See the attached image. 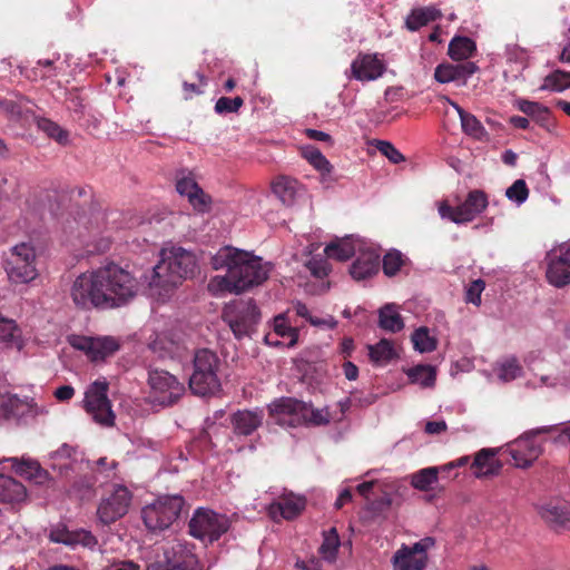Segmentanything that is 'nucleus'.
<instances>
[{"instance_id": "2f4dec72", "label": "nucleus", "mask_w": 570, "mask_h": 570, "mask_svg": "<svg viewBox=\"0 0 570 570\" xmlns=\"http://www.w3.org/2000/svg\"><path fill=\"white\" fill-rule=\"evenodd\" d=\"M379 326L391 333H396L403 330V318L393 304H386L380 308Z\"/></svg>"}, {"instance_id": "a211bd4d", "label": "nucleus", "mask_w": 570, "mask_h": 570, "mask_svg": "<svg viewBox=\"0 0 570 570\" xmlns=\"http://www.w3.org/2000/svg\"><path fill=\"white\" fill-rule=\"evenodd\" d=\"M352 77L360 81H371L380 78L385 71L384 62L377 55L358 53L351 63Z\"/></svg>"}, {"instance_id": "f704fd0d", "label": "nucleus", "mask_w": 570, "mask_h": 570, "mask_svg": "<svg viewBox=\"0 0 570 570\" xmlns=\"http://www.w3.org/2000/svg\"><path fill=\"white\" fill-rule=\"evenodd\" d=\"M324 252L328 258L344 262L355 254V246L350 238H343L328 244Z\"/></svg>"}, {"instance_id": "bf43d9fd", "label": "nucleus", "mask_w": 570, "mask_h": 570, "mask_svg": "<svg viewBox=\"0 0 570 570\" xmlns=\"http://www.w3.org/2000/svg\"><path fill=\"white\" fill-rule=\"evenodd\" d=\"M376 147L393 164L404 160V156L389 141L380 140Z\"/></svg>"}, {"instance_id": "a19ab883", "label": "nucleus", "mask_w": 570, "mask_h": 570, "mask_svg": "<svg viewBox=\"0 0 570 570\" xmlns=\"http://www.w3.org/2000/svg\"><path fill=\"white\" fill-rule=\"evenodd\" d=\"M340 548V537L335 528L324 532V540L320 547V553L328 561H334Z\"/></svg>"}, {"instance_id": "393cba45", "label": "nucleus", "mask_w": 570, "mask_h": 570, "mask_svg": "<svg viewBox=\"0 0 570 570\" xmlns=\"http://www.w3.org/2000/svg\"><path fill=\"white\" fill-rule=\"evenodd\" d=\"M27 497L26 487L11 476L0 474V502L19 503Z\"/></svg>"}, {"instance_id": "4468645a", "label": "nucleus", "mask_w": 570, "mask_h": 570, "mask_svg": "<svg viewBox=\"0 0 570 570\" xmlns=\"http://www.w3.org/2000/svg\"><path fill=\"white\" fill-rule=\"evenodd\" d=\"M534 431L535 429L523 433L508 445L505 453H509L514 466L527 469L541 455L542 445L534 440L540 433Z\"/></svg>"}, {"instance_id": "680f3d73", "label": "nucleus", "mask_w": 570, "mask_h": 570, "mask_svg": "<svg viewBox=\"0 0 570 570\" xmlns=\"http://www.w3.org/2000/svg\"><path fill=\"white\" fill-rule=\"evenodd\" d=\"M306 267L311 272V274L317 278H324L330 273V266L328 263L323 258H315L308 261L306 264Z\"/></svg>"}, {"instance_id": "f8f14e48", "label": "nucleus", "mask_w": 570, "mask_h": 570, "mask_svg": "<svg viewBox=\"0 0 570 570\" xmlns=\"http://www.w3.org/2000/svg\"><path fill=\"white\" fill-rule=\"evenodd\" d=\"M228 528V519L212 510L198 509L189 521L190 534L209 542L218 540Z\"/></svg>"}, {"instance_id": "e2e57ef3", "label": "nucleus", "mask_w": 570, "mask_h": 570, "mask_svg": "<svg viewBox=\"0 0 570 570\" xmlns=\"http://www.w3.org/2000/svg\"><path fill=\"white\" fill-rule=\"evenodd\" d=\"M59 58H60L59 55H57L52 59H39L38 60V65L40 67H42V69L45 70V72H41L42 77L52 79L58 76V67L56 66V61L59 60Z\"/></svg>"}, {"instance_id": "c756f323", "label": "nucleus", "mask_w": 570, "mask_h": 570, "mask_svg": "<svg viewBox=\"0 0 570 570\" xmlns=\"http://www.w3.org/2000/svg\"><path fill=\"white\" fill-rule=\"evenodd\" d=\"M518 108L520 111L525 114L528 117H530L532 120H534L538 125L541 127L548 128L551 120V112L549 108L546 106L535 102L530 101L525 99H521L517 102Z\"/></svg>"}, {"instance_id": "8fccbe9b", "label": "nucleus", "mask_w": 570, "mask_h": 570, "mask_svg": "<svg viewBox=\"0 0 570 570\" xmlns=\"http://www.w3.org/2000/svg\"><path fill=\"white\" fill-rule=\"evenodd\" d=\"M505 196L515 202L523 204L529 197V188L523 179H517L507 190Z\"/></svg>"}, {"instance_id": "b1692460", "label": "nucleus", "mask_w": 570, "mask_h": 570, "mask_svg": "<svg viewBox=\"0 0 570 570\" xmlns=\"http://www.w3.org/2000/svg\"><path fill=\"white\" fill-rule=\"evenodd\" d=\"M459 114L461 127L464 134L473 137L474 139L482 140L487 136V130L481 121L472 114L465 111L455 101L444 98Z\"/></svg>"}, {"instance_id": "4c0bfd02", "label": "nucleus", "mask_w": 570, "mask_h": 570, "mask_svg": "<svg viewBox=\"0 0 570 570\" xmlns=\"http://www.w3.org/2000/svg\"><path fill=\"white\" fill-rule=\"evenodd\" d=\"M36 124L39 130L45 132L49 138L56 140L61 145H66L69 139V132L61 128L57 122L45 118H36Z\"/></svg>"}, {"instance_id": "7c9ffc66", "label": "nucleus", "mask_w": 570, "mask_h": 570, "mask_svg": "<svg viewBox=\"0 0 570 570\" xmlns=\"http://www.w3.org/2000/svg\"><path fill=\"white\" fill-rule=\"evenodd\" d=\"M475 51V42L469 37L461 36L454 37L450 41L448 49L449 56L455 61L466 60L471 58Z\"/></svg>"}, {"instance_id": "f03ea898", "label": "nucleus", "mask_w": 570, "mask_h": 570, "mask_svg": "<svg viewBox=\"0 0 570 570\" xmlns=\"http://www.w3.org/2000/svg\"><path fill=\"white\" fill-rule=\"evenodd\" d=\"M214 268L226 267L224 276H215L208 284L213 293H242L264 283L269 275V266L262 258L236 248L227 247L214 258Z\"/></svg>"}, {"instance_id": "69168bd1", "label": "nucleus", "mask_w": 570, "mask_h": 570, "mask_svg": "<svg viewBox=\"0 0 570 570\" xmlns=\"http://www.w3.org/2000/svg\"><path fill=\"white\" fill-rule=\"evenodd\" d=\"M92 338L94 337L83 335H71L69 336L68 341L73 348L87 353V351L90 350V346L92 345Z\"/></svg>"}, {"instance_id": "3c124183", "label": "nucleus", "mask_w": 570, "mask_h": 570, "mask_svg": "<svg viewBox=\"0 0 570 570\" xmlns=\"http://www.w3.org/2000/svg\"><path fill=\"white\" fill-rule=\"evenodd\" d=\"M521 373L522 367L520 366L517 358L512 357L501 364L499 370V377L504 382H510L519 377Z\"/></svg>"}, {"instance_id": "aec40b11", "label": "nucleus", "mask_w": 570, "mask_h": 570, "mask_svg": "<svg viewBox=\"0 0 570 570\" xmlns=\"http://www.w3.org/2000/svg\"><path fill=\"white\" fill-rule=\"evenodd\" d=\"M488 197L483 190H471L465 200L459 205L456 224H464L473 220L488 206Z\"/></svg>"}, {"instance_id": "de8ad7c7", "label": "nucleus", "mask_w": 570, "mask_h": 570, "mask_svg": "<svg viewBox=\"0 0 570 570\" xmlns=\"http://www.w3.org/2000/svg\"><path fill=\"white\" fill-rule=\"evenodd\" d=\"M403 264H404V258H403V255L401 254V252L395 250V249L391 250V252L386 253L382 259L383 273L386 276L392 277L400 272Z\"/></svg>"}, {"instance_id": "864d4df0", "label": "nucleus", "mask_w": 570, "mask_h": 570, "mask_svg": "<svg viewBox=\"0 0 570 570\" xmlns=\"http://www.w3.org/2000/svg\"><path fill=\"white\" fill-rule=\"evenodd\" d=\"M434 78L441 83L459 81L456 66L451 63H441L435 68Z\"/></svg>"}, {"instance_id": "c9c22d12", "label": "nucleus", "mask_w": 570, "mask_h": 570, "mask_svg": "<svg viewBox=\"0 0 570 570\" xmlns=\"http://www.w3.org/2000/svg\"><path fill=\"white\" fill-rule=\"evenodd\" d=\"M439 471L440 469L436 466L421 469L411 475V485L420 491L431 490L432 485L438 482Z\"/></svg>"}, {"instance_id": "6ab92c4d", "label": "nucleus", "mask_w": 570, "mask_h": 570, "mask_svg": "<svg viewBox=\"0 0 570 570\" xmlns=\"http://www.w3.org/2000/svg\"><path fill=\"white\" fill-rule=\"evenodd\" d=\"M541 518L554 530L570 529V502L552 499L539 508Z\"/></svg>"}, {"instance_id": "1a4fd4ad", "label": "nucleus", "mask_w": 570, "mask_h": 570, "mask_svg": "<svg viewBox=\"0 0 570 570\" xmlns=\"http://www.w3.org/2000/svg\"><path fill=\"white\" fill-rule=\"evenodd\" d=\"M193 546L173 540L163 547V557L149 563L146 570H200Z\"/></svg>"}, {"instance_id": "603ef678", "label": "nucleus", "mask_w": 570, "mask_h": 570, "mask_svg": "<svg viewBox=\"0 0 570 570\" xmlns=\"http://www.w3.org/2000/svg\"><path fill=\"white\" fill-rule=\"evenodd\" d=\"M150 348L153 352L158 353L160 357H171L178 347L175 342L167 337L157 336V338L150 344Z\"/></svg>"}, {"instance_id": "473e14b6", "label": "nucleus", "mask_w": 570, "mask_h": 570, "mask_svg": "<svg viewBox=\"0 0 570 570\" xmlns=\"http://www.w3.org/2000/svg\"><path fill=\"white\" fill-rule=\"evenodd\" d=\"M370 360L375 364H386L397 356L393 343L382 338L375 345H368Z\"/></svg>"}, {"instance_id": "f257e3e1", "label": "nucleus", "mask_w": 570, "mask_h": 570, "mask_svg": "<svg viewBox=\"0 0 570 570\" xmlns=\"http://www.w3.org/2000/svg\"><path fill=\"white\" fill-rule=\"evenodd\" d=\"M139 291L138 279L128 269L108 263L80 274L71 286V298L82 309L119 308L130 303Z\"/></svg>"}, {"instance_id": "6e6552de", "label": "nucleus", "mask_w": 570, "mask_h": 570, "mask_svg": "<svg viewBox=\"0 0 570 570\" xmlns=\"http://www.w3.org/2000/svg\"><path fill=\"white\" fill-rule=\"evenodd\" d=\"M36 259V247L31 240L11 247L4 263L9 278L20 284L33 281L38 275Z\"/></svg>"}, {"instance_id": "bb28decb", "label": "nucleus", "mask_w": 570, "mask_h": 570, "mask_svg": "<svg viewBox=\"0 0 570 570\" xmlns=\"http://www.w3.org/2000/svg\"><path fill=\"white\" fill-rule=\"evenodd\" d=\"M234 432L237 435H250L262 424V416L252 411H237L232 416Z\"/></svg>"}, {"instance_id": "ddd939ff", "label": "nucleus", "mask_w": 570, "mask_h": 570, "mask_svg": "<svg viewBox=\"0 0 570 570\" xmlns=\"http://www.w3.org/2000/svg\"><path fill=\"white\" fill-rule=\"evenodd\" d=\"M546 278L557 288L570 284V244L563 243L546 254Z\"/></svg>"}, {"instance_id": "39448f33", "label": "nucleus", "mask_w": 570, "mask_h": 570, "mask_svg": "<svg viewBox=\"0 0 570 570\" xmlns=\"http://www.w3.org/2000/svg\"><path fill=\"white\" fill-rule=\"evenodd\" d=\"M219 365L220 360L214 351L200 348L195 352L193 373L189 377V389L195 395L209 396L219 391Z\"/></svg>"}, {"instance_id": "9b49d317", "label": "nucleus", "mask_w": 570, "mask_h": 570, "mask_svg": "<svg viewBox=\"0 0 570 570\" xmlns=\"http://www.w3.org/2000/svg\"><path fill=\"white\" fill-rule=\"evenodd\" d=\"M150 401L161 406L175 404L185 392V386L168 371L154 368L148 373Z\"/></svg>"}, {"instance_id": "20e7f679", "label": "nucleus", "mask_w": 570, "mask_h": 570, "mask_svg": "<svg viewBox=\"0 0 570 570\" xmlns=\"http://www.w3.org/2000/svg\"><path fill=\"white\" fill-rule=\"evenodd\" d=\"M271 416L275 417L279 424L289 426L298 425H326L331 421L328 411L314 409L312 404L296 400L294 397H281L275 400L269 406Z\"/></svg>"}, {"instance_id": "338daca9", "label": "nucleus", "mask_w": 570, "mask_h": 570, "mask_svg": "<svg viewBox=\"0 0 570 570\" xmlns=\"http://www.w3.org/2000/svg\"><path fill=\"white\" fill-rule=\"evenodd\" d=\"M459 207H452L446 202H443L439 206V214L442 218H448L456 224Z\"/></svg>"}, {"instance_id": "6e6d98bb", "label": "nucleus", "mask_w": 570, "mask_h": 570, "mask_svg": "<svg viewBox=\"0 0 570 570\" xmlns=\"http://www.w3.org/2000/svg\"><path fill=\"white\" fill-rule=\"evenodd\" d=\"M189 204L199 213L207 212L210 205V197L200 188L190 194L188 197Z\"/></svg>"}, {"instance_id": "423d86ee", "label": "nucleus", "mask_w": 570, "mask_h": 570, "mask_svg": "<svg viewBox=\"0 0 570 570\" xmlns=\"http://www.w3.org/2000/svg\"><path fill=\"white\" fill-rule=\"evenodd\" d=\"M223 321L237 340L249 337L261 321V312L253 299H234L222 312Z\"/></svg>"}, {"instance_id": "a878e982", "label": "nucleus", "mask_w": 570, "mask_h": 570, "mask_svg": "<svg viewBox=\"0 0 570 570\" xmlns=\"http://www.w3.org/2000/svg\"><path fill=\"white\" fill-rule=\"evenodd\" d=\"M393 570H424L428 556H413L407 546H402L393 556Z\"/></svg>"}, {"instance_id": "72a5a7b5", "label": "nucleus", "mask_w": 570, "mask_h": 570, "mask_svg": "<svg viewBox=\"0 0 570 570\" xmlns=\"http://www.w3.org/2000/svg\"><path fill=\"white\" fill-rule=\"evenodd\" d=\"M568 88H570V71L557 69L544 77L539 89L561 92Z\"/></svg>"}, {"instance_id": "f3484780", "label": "nucleus", "mask_w": 570, "mask_h": 570, "mask_svg": "<svg viewBox=\"0 0 570 570\" xmlns=\"http://www.w3.org/2000/svg\"><path fill=\"white\" fill-rule=\"evenodd\" d=\"M305 505L306 500L303 497L289 493L271 503L267 512L275 522H279L282 519L293 520L303 512Z\"/></svg>"}, {"instance_id": "ea45409f", "label": "nucleus", "mask_w": 570, "mask_h": 570, "mask_svg": "<svg viewBox=\"0 0 570 570\" xmlns=\"http://www.w3.org/2000/svg\"><path fill=\"white\" fill-rule=\"evenodd\" d=\"M273 330L276 336L289 340L287 346L292 347L297 343L298 331L288 323L284 314L274 317Z\"/></svg>"}, {"instance_id": "a18cd8bd", "label": "nucleus", "mask_w": 570, "mask_h": 570, "mask_svg": "<svg viewBox=\"0 0 570 570\" xmlns=\"http://www.w3.org/2000/svg\"><path fill=\"white\" fill-rule=\"evenodd\" d=\"M198 187L191 171L181 169L176 174V189L180 195L188 198L190 194L198 190Z\"/></svg>"}, {"instance_id": "7ed1b4c3", "label": "nucleus", "mask_w": 570, "mask_h": 570, "mask_svg": "<svg viewBox=\"0 0 570 570\" xmlns=\"http://www.w3.org/2000/svg\"><path fill=\"white\" fill-rule=\"evenodd\" d=\"M196 268V257L190 252L181 247L163 250L148 284L150 294L165 301L183 281L193 277Z\"/></svg>"}, {"instance_id": "052dcab7", "label": "nucleus", "mask_w": 570, "mask_h": 570, "mask_svg": "<svg viewBox=\"0 0 570 570\" xmlns=\"http://www.w3.org/2000/svg\"><path fill=\"white\" fill-rule=\"evenodd\" d=\"M195 76L199 81L198 83L188 82V81H184V83H183L186 99H189L195 95H200L203 92L202 88L207 86V79L203 73L196 72Z\"/></svg>"}, {"instance_id": "4d7b16f0", "label": "nucleus", "mask_w": 570, "mask_h": 570, "mask_svg": "<svg viewBox=\"0 0 570 570\" xmlns=\"http://www.w3.org/2000/svg\"><path fill=\"white\" fill-rule=\"evenodd\" d=\"M67 107L69 110L81 117L85 111L83 98L80 96L78 89H71L66 97Z\"/></svg>"}, {"instance_id": "9d476101", "label": "nucleus", "mask_w": 570, "mask_h": 570, "mask_svg": "<svg viewBox=\"0 0 570 570\" xmlns=\"http://www.w3.org/2000/svg\"><path fill=\"white\" fill-rule=\"evenodd\" d=\"M109 384L105 380L91 383L85 392L83 407L91 419L99 425L111 428L116 415L108 399Z\"/></svg>"}, {"instance_id": "412c9836", "label": "nucleus", "mask_w": 570, "mask_h": 570, "mask_svg": "<svg viewBox=\"0 0 570 570\" xmlns=\"http://www.w3.org/2000/svg\"><path fill=\"white\" fill-rule=\"evenodd\" d=\"M380 262V254L375 249L363 250L351 265L350 274L356 281L372 277L379 272Z\"/></svg>"}, {"instance_id": "774afa93", "label": "nucleus", "mask_w": 570, "mask_h": 570, "mask_svg": "<svg viewBox=\"0 0 570 570\" xmlns=\"http://www.w3.org/2000/svg\"><path fill=\"white\" fill-rule=\"evenodd\" d=\"M101 352L104 353V357L116 352L119 347L118 343L111 337L99 338Z\"/></svg>"}, {"instance_id": "cd10ccee", "label": "nucleus", "mask_w": 570, "mask_h": 570, "mask_svg": "<svg viewBox=\"0 0 570 570\" xmlns=\"http://www.w3.org/2000/svg\"><path fill=\"white\" fill-rule=\"evenodd\" d=\"M297 185L296 179L287 176H278L272 183V191L283 205L291 206L295 202Z\"/></svg>"}, {"instance_id": "79ce46f5", "label": "nucleus", "mask_w": 570, "mask_h": 570, "mask_svg": "<svg viewBox=\"0 0 570 570\" xmlns=\"http://www.w3.org/2000/svg\"><path fill=\"white\" fill-rule=\"evenodd\" d=\"M534 432L543 434L554 433L553 442L556 444L570 446V421L549 426H541L535 429Z\"/></svg>"}, {"instance_id": "0e129e2a", "label": "nucleus", "mask_w": 570, "mask_h": 570, "mask_svg": "<svg viewBox=\"0 0 570 570\" xmlns=\"http://www.w3.org/2000/svg\"><path fill=\"white\" fill-rule=\"evenodd\" d=\"M455 66H456L459 81H462L463 83H465L466 79L469 77H471L473 73H475L479 69L478 66L471 61L458 63Z\"/></svg>"}, {"instance_id": "dca6fc26", "label": "nucleus", "mask_w": 570, "mask_h": 570, "mask_svg": "<svg viewBox=\"0 0 570 570\" xmlns=\"http://www.w3.org/2000/svg\"><path fill=\"white\" fill-rule=\"evenodd\" d=\"M48 538L53 543H61L71 548L82 546L83 548L94 549L98 544L97 538L90 531L85 529L69 530L62 523L51 527Z\"/></svg>"}, {"instance_id": "0eeeda50", "label": "nucleus", "mask_w": 570, "mask_h": 570, "mask_svg": "<svg viewBox=\"0 0 570 570\" xmlns=\"http://www.w3.org/2000/svg\"><path fill=\"white\" fill-rule=\"evenodd\" d=\"M185 500L181 495H163L146 505L141 517L150 531H163L169 528L180 515Z\"/></svg>"}, {"instance_id": "2eb2a0df", "label": "nucleus", "mask_w": 570, "mask_h": 570, "mask_svg": "<svg viewBox=\"0 0 570 570\" xmlns=\"http://www.w3.org/2000/svg\"><path fill=\"white\" fill-rule=\"evenodd\" d=\"M130 502V491L124 485H117L112 493L100 502L97 515L104 524L114 523L127 513Z\"/></svg>"}, {"instance_id": "e433bc0d", "label": "nucleus", "mask_w": 570, "mask_h": 570, "mask_svg": "<svg viewBox=\"0 0 570 570\" xmlns=\"http://www.w3.org/2000/svg\"><path fill=\"white\" fill-rule=\"evenodd\" d=\"M26 403L17 395L0 394V419L7 420L23 414Z\"/></svg>"}, {"instance_id": "49530a36", "label": "nucleus", "mask_w": 570, "mask_h": 570, "mask_svg": "<svg viewBox=\"0 0 570 570\" xmlns=\"http://www.w3.org/2000/svg\"><path fill=\"white\" fill-rule=\"evenodd\" d=\"M13 462L12 468L14 472L21 476H26L29 480H38L42 476L43 471L40 465L33 461H21L18 462L16 459L11 460Z\"/></svg>"}, {"instance_id": "37998d69", "label": "nucleus", "mask_w": 570, "mask_h": 570, "mask_svg": "<svg viewBox=\"0 0 570 570\" xmlns=\"http://www.w3.org/2000/svg\"><path fill=\"white\" fill-rule=\"evenodd\" d=\"M413 383H420L424 387L433 386L435 383V370L430 365H417L407 372Z\"/></svg>"}, {"instance_id": "5fc2aeb1", "label": "nucleus", "mask_w": 570, "mask_h": 570, "mask_svg": "<svg viewBox=\"0 0 570 570\" xmlns=\"http://www.w3.org/2000/svg\"><path fill=\"white\" fill-rule=\"evenodd\" d=\"M305 157L317 170L322 173H331L332 165L318 149L313 148L306 151Z\"/></svg>"}, {"instance_id": "13d9d810", "label": "nucleus", "mask_w": 570, "mask_h": 570, "mask_svg": "<svg viewBox=\"0 0 570 570\" xmlns=\"http://www.w3.org/2000/svg\"><path fill=\"white\" fill-rule=\"evenodd\" d=\"M485 283L482 279L473 281L465 292V301L476 306L481 304V294L484 291Z\"/></svg>"}, {"instance_id": "4be33fe9", "label": "nucleus", "mask_w": 570, "mask_h": 570, "mask_svg": "<svg viewBox=\"0 0 570 570\" xmlns=\"http://www.w3.org/2000/svg\"><path fill=\"white\" fill-rule=\"evenodd\" d=\"M498 450L487 448L475 454L471 469L476 478H488L500 473L503 464L495 459Z\"/></svg>"}, {"instance_id": "5701e85b", "label": "nucleus", "mask_w": 570, "mask_h": 570, "mask_svg": "<svg viewBox=\"0 0 570 570\" xmlns=\"http://www.w3.org/2000/svg\"><path fill=\"white\" fill-rule=\"evenodd\" d=\"M30 101L24 97H16L0 99V111L4 114L10 120L21 121L29 118L32 110L30 108Z\"/></svg>"}, {"instance_id": "09e8293b", "label": "nucleus", "mask_w": 570, "mask_h": 570, "mask_svg": "<svg viewBox=\"0 0 570 570\" xmlns=\"http://www.w3.org/2000/svg\"><path fill=\"white\" fill-rule=\"evenodd\" d=\"M244 105V99L239 96H236L234 98L229 97H220L217 99L215 104V112L218 115H226V114H233L238 112L240 107Z\"/></svg>"}, {"instance_id": "58836bf2", "label": "nucleus", "mask_w": 570, "mask_h": 570, "mask_svg": "<svg viewBox=\"0 0 570 570\" xmlns=\"http://www.w3.org/2000/svg\"><path fill=\"white\" fill-rule=\"evenodd\" d=\"M0 343L20 348V331L13 320L0 314Z\"/></svg>"}, {"instance_id": "c85d7f7f", "label": "nucleus", "mask_w": 570, "mask_h": 570, "mask_svg": "<svg viewBox=\"0 0 570 570\" xmlns=\"http://www.w3.org/2000/svg\"><path fill=\"white\" fill-rule=\"evenodd\" d=\"M441 18V11L434 7L414 8L405 19V26L410 31H417L421 27Z\"/></svg>"}, {"instance_id": "c03bdc74", "label": "nucleus", "mask_w": 570, "mask_h": 570, "mask_svg": "<svg viewBox=\"0 0 570 570\" xmlns=\"http://www.w3.org/2000/svg\"><path fill=\"white\" fill-rule=\"evenodd\" d=\"M414 348L421 353L432 352L436 348V341L430 336L426 327H419L411 337Z\"/></svg>"}]
</instances>
